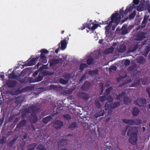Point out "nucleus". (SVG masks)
<instances>
[{"mask_svg": "<svg viewBox=\"0 0 150 150\" xmlns=\"http://www.w3.org/2000/svg\"><path fill=\"white\" fill-rule=\"evenodd\" d=\"M150 51V48L149 47H146L144 51L143 54L145 56H146Z\"/></svg>", "mask_w": 150, "mask_h": 150, "instance_id": "ea45409f", "label": "nucleus"}, {"mask_svg": "<svg viewBox=\"0 0 150 150\" xmlns=\"http://www.w3.org/2000/svg\"><path fill=\"white\" fill-rule=\"evenodd\" d=\"M109 107V104H108L107 103H106L105 106V110H107Z\"/></svg>", "mask_w": 150, "mask_h": 150, "instance_id": "338daca9", "label": "nucleus"}, {"mask_svg": "<svg viewBox=\"0 0 150 150\" xmlns=\"http://www.w3.org/2000/svg\"><path fill=\"white\" fill-rule=\"evenodd\" d=\"M90 85V83L89 82L86 81L81 87V89L83 90H84L85 89H87L88 88Z\"/></svg>", "mask_w": 150, "mask_h": 150, "instance_id": "aec40b11", "label": "nucleus"}, {"mask_svg": "<svg viewBox=\"0 0 150 150\" xmlns=\"http://www.w3.org/2000/svg\"><path fill=\"white\" fill-rule=\"evenodd\" d=\"M136 15V11H134L133 12L131 13L129 16L130 19H131L133 18Z\"/></svg>", "mask_w": 150, "mask_h": 150, "instance_id": "8fccbe9b", "label": "nucleus"}, {"mask_svg": "<svg viewBox=\"0 0 150 150\" xmlns=\"http://www.w3.org/2000/svg\"><path fill=\"white\" fill-rule=\"evenodd\" d=\"M106 99V97L105 96H101L99 100L102 102H104Z\"/></svg>", "mask_w": 150, "mask_h": 150, "instance_id": "5fc2aeb1", "label": "nucleus"}, {"mask_svg": "<svg viewBox=\"0 0 150 150\" xmlns=\"http://www.w3.org/2000/svg\"><path fill=\"white\" fill-rule=\"evenodd\" d=\"M117 69L116 67L114 66H111L109 69V70L110 71L113 72L115 71Z\"/></svg>", "mask_w": 150, "mask_h": 150, "instance_id": "c03bdc74", "label": "nucleus"}, {"mask_svg": "<svg viewBox=\"0 0 150 150\" xmlns=\"http://www.w3.org/2000/svg\"><path fill=\"white\" fill-rule=\"evenodd\" d=\"M131 100L128 97H125L124 98V101L125 104H128L131 102Z\"/></svg>", "mask_w": 150, "mask_h": 150, "instance_id": "2f4dec72", "label": "nucleus"}, {"mask_svg": "<svg viewBox=\"0 0 150 150\" xmlns=\"http://www.w3.org/2000/svg\"><path fill=\"white\" fill-rule=\"evenodd\" d=\"M122 62L126 66H128L130 63V61L128 59H126L122 61Z\"/></svg>", "mask_w": 150, "mask_h": 150, "instance_id": "4c0bfd02", "label": "nucleus"}, {"mask_svg": "<svg viewBox=\"0 0 150 150\" xmlns=\"http://www.w3.org/2000/svg\"><path fill=\"white\" fill-rule=\"evenodd\" d=\"M70 142L67 139H63L59 141L58 143V149L59 150H68Z\"/></svg>", "mask_w": 150, "mask_h": 150, "instance_id": "f03ea898", "label": "nucleus"}, {"mask_svg": "<svg viewBox=\"0 0 150 150\" xmlns=\"http://www.w3.org/2000/svg\"><path fill=\"white\" fill-rule=\"evenodd\" d=\"M136 66V64H133L129 67V69L130 71L135 70Z\"/></svg>", "mask_w": 150, "mask_h": 150, "instance_id": "a19ab883", "label": "nucleus"}, {"mask_svg": "<svg viewBox=\"0 0 150 150\" xmlns=\"http://www.w3.org/2000/svg\"><path fill=\"white\" fill-rule=\"evenodd\" d=\"M106 98H107L106 100L110 102H111L113 100V99L110 96H108V97Z\"/></svg>", "mask_w": 150, "mask_h": 150, "instance_id": "13d9d810", "label": "nucleus"}, {"mask_svg": "<svg viewBox=\"0 0 150 150\" xmlns=\"http://www.w3.org/2000/svg\"><path fill=\"white\" fill-rule=\"evenodd\" d=\"M135 103L140 106H144L146 103V100L143 98L138 99L134 102Z\"/></svg>", "mask_w": 150, "mask_h": 150, "instance_id": "0eeeda50", "label": "nucleus"}, {"mask_svg": "<svg viewBox=\"0 0 150 150\" xmlns=\"http://www.w3.org/2000/svg\"><path fill=\"white\" fill-rule=\"evenodd\" d=\"M137 135L136 134L131 135V137L129 139V142L131 144H136L137 140Z\"/></svg>", "mask_w": 150, "mask_h": 150, "instance_id": "6e6552de", "label": "nucleus"}, {"mask_svg": "<svg viewBox=\"0 0 150 150\" xmlns=\"http://www.w3.org/2000/svg\"><path fill=\"white\" fill-rule=\"evenodd\" d=\"M128 130L127 132V134L131 135H133L136 134L137 135V129L135 127L129 126L128 127Z\"/></svg>", "mask_w": 150, "mask_h": 150, "instance_id": "20e7f679", "label": "nucleus"}, {"mask_svg": "<svg viewBox=\"0 0 150 150\" xmlns=\"http://www.w3.org/2000/svg\"><path fill=\"white\" fill-rule=\"evenodd\" d=\"M95 105L96 106L99 108H100L101 107V104L99 101V99H97L96 100L95 102Z\"/></svg>", "mask_w": 150, "mask_h": 150, "instance_id": "f704fd0d", "label": "nucleus"}, {"mask_svg": "<svg viewBox=\"0 0 150 150\" xmlns=\"http://www.w3.org/2000/svg\"><path fill=\"white\" fill-rule=\"evenodd\" d=\"M146 33L143 32H139L135 39L137 40H142L146 38Z\"/></svg>", "mask_w": 150, "mask_h": 150, "instance_id": "39448f33", "label": "nucleus"}, {"mask_svg": "<svg viewBox=\"0 0 150 150\" xmlns=\"http://www.w3.org/2000/svg\"><path fill=\"white\" fill-rule=\"evenodd\" d=\"M144 6L142 4L139 5L137 8V10L139 11H142L144 10Z\"/></svg>", "mask_w": 150, "mask_h": 150, "instance_id": "393cba45", "label": "nucleus"}, {"mask_svg": "<svg viewBox=\"0 0 150 150\" xmlns=\"http://www.w3.org/2000/svg\"><path fill=\"white\" fill-rule=\"evenodd\" d=\"M112 90V88L111 87H110L108 88H107L106 90V93L107 95H108L110 92V91Z\"/></svg>", "mask_w": 150, "mask_h": 150, "instance_id": "6e6d98bb", "label": "nucleus"}, {"mask_svg": "<svg viewBox=\"0 0 150 150\" xmlns=\"http://www.w3.org/2000/svg\"><path fill=\"white\" fill-rule=\"evenodd\" d=\"M6 140V138L5 137H3L1 139V141H2V143H4Z\"/></svg>", "mask_w": 150, "mask_h": 150, "instance_id": "0e129e2a", "label": "nucleus"}, {"mask_svg": "<svg viewBox=\"0 0 150 150\" xmlns=\"http://www.w3.org/2000/svg\"><path fill=\"white\" fill-rule=\"evenodd\" d=\"M120 102H116L111 104L110 106L112 108H115L117 107L120 106Z\"/></svg>", "mask_w": 150, "mask_h": 150, "instance_id": "5701e85b", "label": "nucleus"}, {"mask_svg": "<svg viewBox=\"0 0 150 150\" xmlns=\"http://www.w3.org/2000/svg\"><path fill=\"white\" fill-rule=\"evenodd\" d=\"M146 91L148 93L149 97L150 98V87H148L146 88Z\"/></svg>", "mask_w": 150, "mask_h": 150, "instance_id": "4d7b16f0", "label": "nucleus"}, {"mask_svg": "<svg viewBox=\"0 0 150 150\" xmlns=\"http://www.w3.org/2000/svg\"><path fill=\"white\" fill-rule=\"evenodd\" d=\"M93 60L92 58H90L87 60V64L88 65H90L93 63Z\"/></svg>", "mask_w": 150, "mask_h": 150, "instance_id": "603ef678", "label": "nucleus"}, {"mask_svg": "<svg viewBox=\"0 0 150 150\" xmlns=\"http://www.w3.org/2000/svg\"><path fill=\"white\" fill-rule=\"evenodd\" d=\"M59 61L57 59H52L50 62V65L51 66H53L56 64L59 63Z\"/></svg>", "mask_w": 150, "mask_h": 150, "instance_id": "4468645a", "label": "nucleus"}, {"mask_svg": "<svg viewBox=\"0 0 150 150\" xmlns=\"http://www.w3.org/2000/svg\"><path fill=\"white\" fill-rule=\"evenodd\" d=\"M44 76L42 72H40L39 76L37 77L35 79V81L37 82H39L41 81L42 79Z\"/></svg>", "mask_w": 150, "mask_h": 150, "instance_id": "2eb2a0df", "label": "nucleus"}, {"mask_svg": "<svg viewBox=\"0 0 150 150\" xmlns=\"http://www.w3.org/2000/svg\"><path fill=\"white\" fill-rule=\"evenodd\" d=\"M104 111L103 110H101L99 111L96 114V116L99 117L103 115L104 114Z\"/></svg>", "mask_w": 150, "mask_h": 150, "instance_id": "37998d69", "label": "nucleus"}, {"mask_svg": "<svg viewBox=\"0 0 150 150\" xmlns=\"http://www.w3.org/2000/svg\"><path fill=\"white\" fill-rule=\"evenodd\" d=\"M122 122L128 124L130 125H134V120L132 119L127 120L123 119Z\"/></svg>", "mask_w": 150, "mask_h": 150, "instance_id": "ddd939ff", "label": "nucleus"}, {"mask_svg": "<svg viewBox=\"0 0 150 150\" xmlns=\"http://www.w3.org/2000/svg\"><path fill=\"white\" fill-rule=\"evenodd\" d=\"M139 62L141 64L143 63L145 61L144 59L142 57H139Z\"/></svg>", "mask_w": 150, "mask_h": 150, "instance_id": "864d4df0", "label": "nucleus"}, {"mask_svg": "<svg viewBox=\"0 0 150 150\" xmlns=\"http://www.w3.org/2000/svg\"><path fill=\"white\" fill-rule=\"evenodd\" d=\"M87 67V65L85 64H82L80 65V68L81 70H82L84 68H86Z\"/></svg>", "mask_w": 150, "mask_h": 150, "instance_id": "09e8293b", "label": "nucleus"}, {"mask_svg": "<svg viewBox=\"0 0 150 150\" xmlns=\"http://www.w3.org/2000/svg\"><path fill=\"white\" fill-rule=\"evenodd\" d=\"M52 124L53 127L56 129H59L62 127L63 123L59 120H55L52 122Z\"/></svg>", "mask_w": 150, "mask_h": 150, "instance_id": "7ed1b4c3", "label": "nucleus"}, {"mask_svg": "<svg viewBox=\"0 0 150 150\" xmlns=\"http://www.w3.org/2000/svg\"><path fill=\"white\" fill-rule=\"evenodd\" d=\"M126 47L124 45H121L118 46L117 47V52H123L125 50Z\"/></svg>", "mask_w": 150, "mask_h": 150, "instance_id": "9b49d317", "label": "nucleus"}, {"mask_svg": "<svg viewBox=\"0 0 150 150\" xmlns=\"http://www.w3.org/2000/svg\"><path fill=\"white\" fill-rule=\"evenodd\" d=\"M38 58H34L29 63V65L30 66L33 65L34 64L35 62L37 59H38Z\"/></svg>", "mask_w": 150, "mask_h": 150, "instance_id": "c9c22d12", "label": "nucleus"}, {"mask_svg": "<svg viewBox=\"0 0 150 150\" xmlns=\"http://www.w3.org/2000/svg\"><path fill=\"white\" fill-rule=\"evenodd\" d=\"M62 77L66 80H68V82H69L71 79V75L69 74H63Z\"/></svg>", "mask_w": 150, "mask_h": 150, "instance_id": "4be33fe9", "label": "nucleus"}, {"mask_svg": "<svg viewBox=\"0 0 150 150\" xmlns=\"http://www.w3.org/2000/svg\"><path fill=\"white\" fill-rule=\"evenodd\" d=\"M37 145L35 143H33L30 144L28 147L29 149L27 150H34L35 148Z\"/></svg>", "mask_w": 150, "mask_h": 150, "instance_id": "a878e982", "label": "nucleus"}, {"mask_svg": "<svg viewBox=\"0 0 150 150\" xmlns=\"http://www.w3.org/2000/svg\"><path fill=\"white\" fill-rule=\"evenodd\" d=\"M40 71V70H39V69L38 70L36 71L35 72H34V74H33V76H37L38 75V72Z\"/></svg>", "mask_w": 150, "mask_h": 150, "instance_id": "052dcab7", "label": "nucleus"}, {"mask_svg": "<svg viewBox=\"0 0 150 150\" xmlns=\"http://www.w3.org/2000/svg\"><path fill=\"white\" fill-rule=\"evenodd\" d=\"M26 120H24L22 121H21L20 123L17 125V127H20L24 126L26 122Z\"/></svg>", "mask_w": 150, "mask_h": 150, "instance_id": "7c9ffc66", "label": "nucleus"}, {"mask_svg": "<svg viewBox=\"0 0 150 150\" xmlns=\"http://www.w3.org/2000/svg\"><path fill=\"white\" fill-rule=\"evenodd\" d=\"M40 57L41 59H43L46 58V57L45 55L44 54L42 53L41 54Z\"/></svg>", "mask_w": 150, "mask_h": 150, "instance_id": "774afa93", "label": "nucleus"}, {"mask_svg": "<svg viewBox=\"0 0 150 150\" xmlns=\"http://www.w3.org/2000/svg\"><path fill=\"white\" fill-rule=\"evenodd\" d=\"M44 76H49L53 75L54 72H51L48 70H45L42 72Z\"/></svg>", "mask_w": 150, "mask_h": 150, "instance_id": "6ab92c4d", "label": "nucleus"}, {"mask_svg": "<svg viewBox=\"0 0 150 150\" xmlns=\"http://www.w3.org/2000/svg\"><path fill=\"white\" fill-rule=\"evenodd\" d=\"M48 64H47L46 65H43L41 67H40L39 68V70L42 71L44 69H48L47 65Z\"/></svg>", "mask_w": 150, "mask_h": 150, "instance_id": "79ce46f5", "label": "nucleus"}, {"mask_svg": "<svg viewBox=\"0 0 150 150\" xmlns=\"http://www.w3.org/2000/svg\"><path fill=\"white\" fill-rule=\"evenodd\" d=\"M114 48L111 47L109 48L105 49L103 52L104 54H109L112 53L114 51Z\"/></svg>", "mask_w": 150, "mask_h": 150, "instance_id": "f8f14e48", "label": "nucleus"}, {"mask_svg": "<svg viewBox=\"0 0 150 150\" xmlns=\"http://www.w3.org/2000/svg\"><path fill=\"white\" fill-rule=\"evenodd\" d=\"M36 110V107L35 106L33 105L31 106L28 108L26 109L25 111L26 113H29L31 112H32L33 113L35 112Z\"/></svg>", "mask_w": 150, "mask_h": 150, "instance_id": "1a4fd4ad", "label": "nucleus"}, {"mask_svg": "<svg viewBox=\"0 0 150 150\" xmlns=\"http://www.w3.org/2000/svg\"><path fill=\"white\" fill-rule=\"evenodd\" d=\"M96 55L95 57H94V58H98L101 56L100 52L99 51H97L94 52Z\"/></svg>", "mask_w": 150, "mask_h": 150, "instance_id": "de8ad7c7", "label": "nucleus"}, {"mask_svg": "<svg viewBox=\"0 0 150 150\" xmlns=\"http://www.w3.org/2000/svg\"><path fill=\"white\" fill-rule=\"evenodd\" d=\"M59 82L60 83L63 84H65L68 82V80H66L65 79H64L62 78L60 79L59 80Z\"/></svg>", "mask_w": 150, "mask_h": 150, "instance_id": "473e14b6", "label": "nucleus"}, {"mask_svg": "<svg viewBox=\"0 0 150 150\" xmlns=\"http://www.w3.org/2000/svg\"><path fill=\"white\" fill-rule=\"evenodd\" d=\"M134 124L137 125H139L142 123V120L139 119L134 120Z\"/></svg>", "mask_w": 150, "mask_h": 150, "instance_id": "e433bc0d", "label": "nucleus"}, {"mask_svg": "<svg viewBox=\"0 0 150 150\" xmlns=\"http://www.w3.org/2000/svg\"><path fill=\"white\" fill-rule=\"evenodd\" d=\"M147 9L149 13H150V5L148 4L146 6Z\"/></svg>", "mask_w": 150, "mask_h": 150, "instance_id": "69168bd1", "label": "nucleus"}, {"mask_svg": "<svg viewBox=\"0 0 150 150\" xmlns=\"http://www.w3.org/2000/svg\"><path fill=\"white\" fill-rule=\"evenodd\" d=\"M127 76L126 73L124 72L123 73V75H122L120 78H118L117 79L118 82H119L120 80H121V79L122 78H125Z\"/></svg>", "mask_w": 150, "mask_h": 150, "instance_id": "58836bf2", "label": "nucleus"}, {"mask_svg": "<svg viewBox=\"0 0 150 150\" xmlns=\"http://www.w3.org/2000/svg\"><path fill=\"white\" fill-rule=\"evenodd\" d=\"M98 24H95L93 26L91 27V28L93 30H94L96 29L98 26Z\"/></svg>", "mask_w": 150, "mask_h": 150, "instance_id": "680f3d73", "label": "nucleus"}, {"mask_svg": "<svg viewBox=\"0 0 150 150\" xmlns=\"http://www.w3.org/2000/svg\"><path fill=\"white\" fill-rule=\"evenodd\" d=\"M36 149L39 150H46V148L42 144H40L37 146Z\"/></svg>", "mask_w": 150, "mask_h": 150, "instance_id": "c756f323", "label": "nucleus"}, {"mask_svg": "<svg viewBox=\"0 0 150 150\" xmlns=\"http://www.w3.org/2000/svg\"><path fill=\"white\" fill-rule=\"evenodd\" d=\"M127 25H123L122 28V34L125 35L128 33V32L127 30L126 29Z\"/></svg>", "mask_w": 150, "mask_h": 150, "instance_id": "bb28decb", "label": "nucleus"}, {"mask_svg": "<svg viewBox=\"0 0 150 150\" xmlns=\"http://www.w3.org/2000/svg\"><path fill=\"white\" fill-rule=\"evenodd\" d=\"M77 96L81 98L84 100H87L89 98L88 95L85 93L82 92L78 93Z\"/></svg>", "mask_w": 150, "mask_h": 150, "instance_id": "9d476101", "label": "nucleus"}, {"mask_svg": "<svg viewBox=\"0 0 150 150\" xmlns=\"http://www.w3.org/2000/svg\"><path fill=\"white\" fill-rule=\"evenodd\" d=\"M140 81L139 80H138L136 82L133 83V86H135L137 85H138Z\"/></svg>", "mask_w": 150, "mask_h": 150, "instance_id": "bf43d9fd", "label": "nucleus"}, {"mask_svg": "<svg viewBox=\"0 0 150 150\" xmlns=\"http://www.w3.org/2000/svg\"><path fill=\"white\" fill-rule=\"evenodd\" d=\"M7 83L9 87H13L16 84V82L14 81H7Z\"/></svg>", "mask_w": 150, "mask_h": 150, "instance_id": "f3484780", "label": "nucleus"}, {"mask_svg": "<svg viewBox=\"0 0 150 150\" xmlns=\"http://www.w3.org/2000/svg\"><path fill=\"white\" fill-rule=\"evenodd\" d=\"M63 116L64 119L67 120H69L71 118V116L68 114L64 115Z\"/></svg>", "mask_w": 150, "mask_h": 150, "instance_id": "49530a36", "label": "nucleus"}, {"mask_svg": "<svg viewBox=\"0 0 150 150\" xmlns=\"http://www.w3.org/2000/svg\"><path fill=\"white\" fill-rule=\"evenodd\" d=\"M77 126L75 122H73L69 125V128L71 130H73Z\"/></svg>", "mask_w": 150, "mask_h": 150, "instance_id": "c85d7f7f", "label": "nucleus"}, {"mask_svg": "<svg viewBox=\"0 0 150 150\" xmlns=\"http://www.w3.org/2000/svg\"><path fill=\"white\" fill-rule=\"evenodd\" d=\"M139 110L137 108H134L132 112V113L134 116H137L139 112Z\"/></svg>", "mask_w": 150, "mask_h": 150, "instance_id": "dca6fc26", "label": "nucleus"}, {"mask_svg": "<svg viewBox=\"0 0 150 150\" xmlns=\"http://www.w3.org/2000/svg\"><path fill=\"white\" fill-rule=\"evenodd\" d=\"M34 87L33 86H28L23 89L24 91H28L32 90L34 89Z\"/></svg>", "mask_w": 150, "mask_h": 150, "instance_id": "72a5a7b5", "label": "nucleus"}, {"mask_svg": "<svg viewBox=\"0 0 150 150\" xmlns=\"http://www.w3.org/2000/svg\"><path fill=\"white\" fill-rule=\"evenodd\" d=\"M149 15H145L144 16L143 20L141 24V25L138 28V29L140 28H144L145 27L146 24L148 21V20L149 17Z\"/></svg>", "mask_w": 150, "mask_h": 150, "instance_id": "423d86ee", "label": "nucleus"}, {"mask_svg": "<svg viewBox=\"0 0 150 150\" xmlns=\"http://www.w3.org/2000/svg\"><path fill=\"white\" fill-rule=\"evenodd\" d=\"M140 81H142V84L144 85H145L146 83V80L145 79H142L140 80Z\"/></svg>", "mask_w": 150, "mask_h": 150, "instance_id": "e2e57ef3", "label": "nucleus"}, {"mask_svg": "<svg viewBox=\"0 0 150 150\" xmlns=\"http://www.w3.org/2000/svg\"><path fill=\"white\" fill-rule=\"evenodd\" d=\"M9 78L15 79L17 78V76L15 75L13 72H12L9 76Z\"/></svg>", "mask_w": 150, "mask_h": 150, "instance_id": "a18cd8bd", "label": "nucleus"}, {"mask_svg": "<svg viewBox=\"0 0 150 150\" xmlns=\"http://www.w3.org/2000/svg\"><path fill=\"white\" fill-rule=\"evenodd\" d=\"M98 70L97 69H95L93 70L90 71L89 72V74L91 76H93L96 75L98 74Z\"/></svg>", "mask_w": 150, "mask_h": 150, "instance_id": "b1692460", "label": "nucleus"}, {"mask_svg": "<svg viewBox=\"0 0 150 150\" xmlns=\"http://www.w3.org/2000/svg\"><path fill=\"white\" fill-rule=\"evenodd\" d=\"M61 49L64 50L66 47V43L65 40H62L61 42Z\"/></svg>", "mask_w": 150, "mask_h": 150, "instance_id": "cd10ccee", "label": "nucleus"}, {"mask_svg": "<svg viewBox=\"0 0 150 150\" xmlns=\"http://www.w3.org/2000/svg\"><path fill=\"white\" fill-rule=\"evenodd\" d=\"M52 119V117L50 116H47L43 119V121L44 123L47 124Z\"/></svg>", "mask_w": 150, "mask_h": 150, "instance_id": "412c9836", "label": "nucleus"}, {"mask_svg": "<svg viewBox=\"0 0 150 150\" xmlns=\"http://www.w3.org/2000/svg\"><path fill=\"white\" fill-rule=\"evenodd\" d=\"M125 95V92H122L120 94H119L117 97V100H120Z\"/></svg>", "mask_w": 150, "mask_h": 150, "instance_id": "3c124183", "label": "nucleus"}, {"mask_svg": "<svg viewBox=\"0 0 150 150\" xmlns=\"http://www.w3.org/2000/svg\"><path fill=\"white\" fill-rule=\"evenodd\" d=\"M38 117L35 114H32L30 118V121L33 122H35L37 120Z\"/></svg>", "mask_w": 150, "mask_h": 150, "instance_id": "a211bd4d", "label": "nucleus"}, {"mask_svg": "<svg viewBox=\"0 0 150 150\" xmlns=\"http://www.w3.org/2000/svg\"><path fill=\"white\" fill-rule=\"evenodd\" d=\"M120 19L121 17L117 13L112 15L111 17V21L109 24L105 27V34L107 37H110L112 34L110 30L111 26H112V30L113 31L114 30L115 27L119 23Z\"/></svg>", "mask_w": 150, "mask_h": 150, "instance_id": "f257e3e1", "label": "nucleus"}]
</instances>
